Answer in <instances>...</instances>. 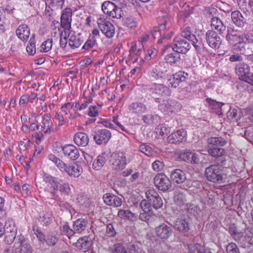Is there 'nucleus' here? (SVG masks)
<instances>
[{
    "instance_id": "1",
    "label": "nucleus",
    "mask_w": 253,
    "mask_h": 253,
    "mask_svg": "<svg viewBox=\"0 0 253 253\" xmlns=\"http://www.w3.org/2000/svg\"><path fill=\"white\" fill-rule=\"evenodd\" d=\"M207 151L211 156L215 159L214 161L219 163L225 162V151L221 147L227 144V140L221 136L211 137L207 139Z\"/></svg>"
},
{
    "instance_id": "2",
    "label": "nucleus",
    "mask_w": 253,
    "mask_h": 253,
    "mask_svg": "<svg viewBox=\"0 0 253 253\" xmlns=\"http://www.w3.org/2000/svg\"><path fill=\"white\" fill-rule=\"evenodd\" d=\"M215 162L216 164L211 165L206 169L205 175L209 181L221 183L224 182L227 178V174L223 167L225 162L223 163Z\"/></svg>"
},
{
    "instance_id": "3",
    "label": "nucleus",
    "mask_w": 253,
    "mask_h": 253,
    "mask_svg": "<svg viewBox=\"0 0 253 253\" xmlns=\"http://www.w3.org/2000/svg\"><path fill=\"white\" fill-rule=\"evenodd\" d=\"M170 178L171 180L177 184H183V188H187L194 187H198L200 183L198 181H193L186 178V173L181 169H175L170 172Z\"/></svg>"
},
{
    "instance_id": "4",
    "label": "nucleus",
    "mask_w": 253,
    "mask_h": 253,
    "mask_svg": "<svg viewBox=\"0 0 253 253\" xmlns=\"http://www.w3.org/2000/svg\"><path fill=\"white\" fill-rule=\"evenodd\" d=\"M232 22L238 27L243 28L245 26L247 30H253V18L244 17L239 10L232 11L231 14Z\"/></svg>"
},
{
    "instance_id": "5",
    "label": "nucleus",
    "mask_w": 253,
    "mask_h": 253,
    "mask_svg": "<svg viewBox=\"0 0 253 253\" xmlns=\"http://www.w3.org/2000/svg\"><path fill=\"white\" fill-rule=\"evenodd\" d=\"M238 31L234 28H228L226 39L230 43L234 44V49H239L240 53L243 54L245 47L242 45V35L238 34Z\"/></svg>"
},
{
    "instance_id": "6",
    "label": "nucleus",
    "mask_w": 253,
    "mask_h": 253,
    "mask_svg": "<svg viewBox=\"0 0 253 253\" xmlns=\"http://www.w3.org/2000/svg\"><path fill=\"white\" fill-rule=\"evenodd\" d=\"M158 21L159 25V30L161 31L160 35L162 34V31H163V34L164 35L163 38L158 41V43L160 44L163 42L164 40L166 39H170L171 38V36L168 37V35L165 36V33L164 32L166 30L170 28L171 25V18L168 13H162L159 16Z\"/></svg>"
},
{
    "instance_id": "7",
    "label": "nucleus",
    "mask_w": 253,
    "mask_h": 253,
    "mask_svg": "<svg viewBox=\"0 0 253 253\" xmlns=\"http://www.w3.org/2000/svg\"><path fill=\"white\" fill-rule=\"evenodd\" d=\"M147 91L153 97L169 96L171 93V90L164 84L154 83L146 88Z\"/></svg>"
},
{
    "instance_id": "8",
    "label": "nucleus",
    "mask_w": 253,
    "mask_h": 253,
    "mask_svg": "<svg viewBox=\"0 0 253 253\" xmlns=\"http://www.w3.org/2000/svg\"><path fill=\"white\" fill-rule=\"evenodd\" d=\"M190 48L189 42L182 37L177 36L174 38L172 43V49L173 51L178 54H185Z\"/></svg>"
},
{
    "instance_id": "9",
    "label": "nucleus",
    "mask_w": 253,
    "mask_h": 253,
    "mask_svg": "<svg viewBox=\"0 0 253 253\" xmlns=\"http://www.w3.org/2000/svg\"><path fill=\"white\" fill-rule=\"evenodd\" d=\"M182 38L191 41L195 49L198 52H200L202 47L203 45L202 40L198 37L197 38L192 33L191 28L189 27H186L181 33Z\"/></svg>"
},
{
    "instance_id": "10",
    "label": "nucleus",
    "mask_w": 253,
    "mask_h": 253,
    "mask_svg": "<svg viewBox=\"0 0 253 253\" xmlns=\"http://www.w3.org/2000/svg\"><path fill=\"white\" fill-rule=\"evenodd\" d=\"M155 186L161 191L165 192L171 187V183L169 178L164 173H157L154 178Z\"/></svg>"
},
{
    "instance_id": "11",
    "label": "nucleus",
    "mask_w": 253,
    "mask_h": 253,
    "mask_svg": "<svg viewBox=\"0 0 253 253\" xmlns=\"http://www.w3.org/2000/svg\"><path fill=\"white\" fill-rule=\"evenodd\" d=\"M168 73V68L164 62L156 64L151 71L150 77L153 80H158L165 78Z\"/></svg>"
},
{
    "instance_id": "12",
    "label": "nucleus",
    "mask_w": 253,
    "mask_h": 253,
    "mask_svg": "<svg viewBox=\"0 0 253 253\" xmlns=\"http://www.w3.org/2000/svg\"><path fill=\"white\" fill-rule=\"evenodd\" d=\"M72 16V10L70 8H66L62 11L60 18V25L61 27L64 29L65 34L70 31Z\"/></svg>"
},
{
    "instance_id": "13",
    "label": "nucleus",
    "mask_w": 253,
    "mask_h": 253,
    "mask_svg": "<svg viewBox=\"0 0 253 253\" xmlns=\"http://www.w3.org/2000/svg\"><path fill=\"white\" fill-rule=\"evenodd\" d=\"M112 165L116 170H122L125 169L126 160L124 153L122 152H114L111 156Z\"/></svg>"
},
{
    "instance_id": "14",
    "label": "nucleus",
    "mask_w": 253,
    "mask_h": 253,
    "mask_svg": "<svg viewBox=\"0 0 253 253\" xmlns=\"http://www.w3.org/2000/svg\"><path fill=\"white\" fill-rule=\"evenodd\" d=\"M111 132L106 129H101L94 131L93 139L99 145L106 144L111 138Z\"/></svg>"
},
{
    "instance_id": "15",
    "label": "nucleus",
    "mask_w": 253,
    "mask_h": 253,
    "mask_svg": "<svg viewBox=\"0 0 253 253\" xmlns=\"http://www.w3.org/2000/svg\"><path fill=\"white\" fill-rule=\"evenodd\" d=\"M156 236L163 241L168 240L173 234L171 228L165 223H162L155 228Z\"/></svg>"
},
{
    "instance_id": "16",
    "label": "nucleus",
    "mask_w": 253,
    "mask_h": 253,
    "mask_svg": "<svg viewBox=\"0 0 253 253\" xmlns=\"http://www.w3.org/2000/svg\"><path fill=\"white\" fill-rule=\"evenodd\" d=\"M146 198L150 202L152 206L155 209H158L163 205V202L159 194L153 189L148 190L146 193Z\"/></svg>"
},
{
    "instance_id": "17",
    "label": "nucleus",
    "mask_w": 253,
    "mask_h": 253,
    "mask_svg": "<svg viewBox=\"0 0 253 253\" xmlns=\"http://www.w3.org/2000/svg\"><path fill=\"white\" fill-rule=\"evenodd\" d=\"M187 131L180 129L171 133L167 138L168 142L171 144H177L185 142L187 140Z\"/></svg>"
},
{
    "instance_id": "18",
    "label": "nucleus",
    "mask_w": 253,
    "mask_h": 253,
    "mask_svg": "<svg viewBox=\"0 0 253 253\" xmlns=\"http://www.w3.org/2000/svg\"><path fill=\"white\" fill-rule=\"evenodd\" d=\"M206 39L209 45L212 48H218L221 43V40L217 32L211 30L206 34Z\"/></svg>"
},
{
    "instance_id": "19",
    "label": "nucleus",
    "mask_w": 253,
    "mask_h": 253,
    "mask_svg": "<svg viewBox=\"0 0 253 253\" xmlns=\"http://www.w3.org/2000/svg\"><path fill=\"white\" fill-rule=\"evenodd\" d=\"M188 76V73L182 71L173 74L168 80L169 86L173 88L177 87L181 83L185 81Z\"/></svg>"
},
{
    "instance_id": "20",
    "label": "nucleus",
    "mask_w": 253,
    "mask_h": 253,
    "mask_svg": "<svg viewBox=\"0 0 253 253\" xmlns=\"http://www.w3.org/2000/svg\"><path fill=\"white\" fill-rule=\"evenodd\" d=\"M75 246L77 250L86 252L89 251L92 245V241L91 237L89 236H85L80 237L77 241L73 244Z\"/></svg>"
},
{
    "instance_id": "21",
    "label": "nucleus",
    "mask_w": 253,
    "mask_h": 253,
    "mask_svg": "<svg viewBox=\"0 0 253 253\" xmlns=\"http://www.w3.org/2000/svg\"><path fill=\"white\" fill-rule=\"evenodd\" d=\"M99 29L108 38H112L115 34V28L110 22L100 19L97 21Z\"/></svg>"
},
{
    "instance_id": "22",
    "label": "nucleus",
    "mask_w": 253,
    "mask_h": 253,
    "mask_svg": "<svg viewBox=\"0 0 253 253\" xmlns=\"http://www.w3.org/2000/svg\"><path fill=\"white\" fill-rule=\"evenodd\" d=\"M191 219L189 217L183 215L180 218H177L175 223L174 227L175 229L180 232L186 233L190 229Z\"/></svg>"
},
{
    "instance_id": "23",
    "label": "nucleus",
    "mask_w": 253,
    "mask_h": 253,
    "mask_svg": "<svg viewBox=\"0 0 253 253\" xmlns=\"http://www.w3.org/2000/svg\"><path fill=\"white\" fill-rule=\"evenodd\" d=\"M62 150L64 156L72 161L76 160L80 156L77 148L73 144H67L62 147Z\"/></svg>"
},
{
    "instance_id": "24",
    "label": "nucleus",
    "mask_w": 253,
    "mask_h": 253,
    "mask_svg": "<svg viewBox=\"0 0 253 253\" xmlns=\"http://www.w3.org/2000/svg\"><path fill=\"white\" fill-rule=\"evenodd\" d=\"M143 51H144L143 50V45H139L138 46L136 43H131V46L129 49V55L131 59H132L134 58L133 62H137L139 58H140V61L144 60L143 58L141 56V53Z\"/></svg>"
},
{
    "instance_id": "25",
    "label": "nucleus",
    "mask_w": 253,
    "mask_h": 253,
    "mask_svg": "<svg viewBox=\"0 0 253 253\" xmlns=\"http://www.w3.org/2000/svg\"><path fill=\"white\" fill-rule=\"evenodd\" d=\"M16 35L18 38L24 42L27 41L30 35V30L27 25L22 24L16 29Z\"/></svg>"
},
{
    "instance_id": "26",
    "label": "nucleus",
    "mask_w": 253,
    "mask_h": 253,
    "mask_svg": "<svg viewBox=\"0 0 253 253\" xmlns=\"http://www.w3.org/2000/svg\"><path fill=\"white\" fill-rule=\"evenodd\" d=\"M103 199L104 203L109 206L118 207L122 204V198L110 193L104 194Z\"/></svg>"
},
{
    "instance_id": "27",
    "label": "nucleus",
    "mask_w": 253,
    "mask_h": 253,
    "mask_svg": "<svg viewBox=\"0 0 253 253\" xmlns=\"http://www.w3.org/2000/svg\"><path fill=\"white\" fill-rule=\"evenodd\" d=\"M41 124L43 127L44 133L50 134L53 131V122L50 114H44L42 117Z\"/></svg>"
},
{
    "instance_id": "28",
    "label": "nucleus",
    "mask_w": 253,
    "mask_h": 253,
    "mask_svg": "<svg viewBox=\"0 0 253 253\" xmlns=\"http://www.w3.org/2000/svg\"><path fill=\"white\" fill-rule=\"evenodd\" d=\"M128 110L132 114L138 116L145 112L147 110V107L145 104L142 102H135L129 105Z\"/></svg>"
},
{
    "instance_id": "29",
    "label": "nucleus",
    "mask_w": 253,
    "mask_h": 253,
    "mask_svg": "<svg viewBox=\"0 0 253 253\" xmlns=\"http://www.w3.org/2000/svg\"><path fill=\"white\" fill-rule=\"evenodd\" d=\"M211 25L212 30L217 31L219 35H222L226 30V26L223 21L218 17L213 16L211 19Z\"/></svg>"
},
{
    "instance_id": "30",
    "label": "nucleus",
    "mask_w": 253,
    "mask_h": 253,
    "mask_svg": "<svg viewBox=\"0 0 253 253\" xmlns=\"http://www.w3.org/2000/svg\"><path fill=\"white\" fill-rule=\"evenodd\" d=\"M42 178L43 181L46 183H48L50 185V187L53 189V191L51 192V194H53V196H54L55 192L58 189L59 182L58 181V178L46 173H43Z\"/></svg>"
},
{
    "instance_id": "31",
    "label": "nucleus",
    "mask_w": 253,
    "mask_h": 253,
    "mask_svg": "<svg viewBox=\"0 0 253 253\" xmlns=\"http://www.w3.org/2000/svg\"><path fill=\"white\" fill-rule=\"evenodd\" d=\"M88 220L84 218H79L75 220L73 224V231L74 233H81L88 227Z\"/></svg>"
},
{
    "instance_id": "32",
    "label": "nucleus",
    "mask_w": 253,
    "mask_h": 253,
    "mask_svg": "<svg viewBox=\"0 0 253 253\" xmlns=\"http://www.w3.org/2000/svg\"><path fill=\"white\" fill-rule=\"evenodd\" d=\"M180 157L184 161L191 164H198L200 161L198 155L189 151L183 152Z\"/></svg>"
},
{
    "instance_id": "33",
    "label": "nucleus",
    "mask_w": 253,
    "mask_h": 253,
    "mask_svg": "<svg viewBox=\"0 0 253 253\" xmlns=\"http://www.w3.org/2000/svg\"><path fill=\"white\" fill-rule=\"evenodd\" d=\"M118 216L122 219L131 221H136L138 219L137 215L128 210L120 209Z\"/></svg>"
},
{
    "instance_id": "34",
    "label": "nucleus",
    "mask_w": 253,
    "mask_h": 253,
    "mask_svg": "<svg viewBox=\"0 0 253 253\" xmlns=\"http://www.w3.org/2000/svg\"><path fill=\"white\" fill-rule=\"evenodd\" d=\"M236 73L239 76V79L241 80L243 77H245L249 74L250 72L249 66L244 63H240L238 64L235 67Z\"/></svg>"
},
{
    "instance_id": "35",
    "label": "nucleus",
    "mask_w": 253,
    "mask_h": 253,
    "mask_svg": "<svg viewBox=\"0 0 253 253\" xmlns=\"http://www.w3.org/2000/svg\"><path fill=\"white\" fill-rule=\"evenodd\" d=\"M74 141L79 146H85L89 142V138L84 132H78L74 135Z\"/></svg>"
},
{
    "instance_id": "36",
    "label": "nucleus",
    "mask_w": 253,
    "mask_h": 253,
    "mask_svg": "<svg viewBox=\"0 0 253 253\" xmlns=\"http://www.w3.org/2000/svg\"><path fill=\"white\" fill-rule=\"evenodd\" d=\"M69 38L68 44L70 47L72 49L79 47L82 44L83 41L81 40L80 35L71 34L70 32L67 33Z\"/></svg>"
},
{
    "instance_id": "37",
    "label": "nucleus",
    "mask_w": 253,
    "mask_h": 253,
    "mask_svg": "<svg viewBox=\"0 0 253 253\" xmlns=\"http://www.w3.org/2000/svg\"><path fill=\"white\" fill-rule=\"evenodd\" d=\"M188 249L191 253H212L210 249L197 243L189 245Z\"/></svg>"
},
{
    "instance_id": "38",
    "label": "nucleus",
    "mask_w": 253,
    "mask_h": 253,
    "mask_svg": "<svg viewBox=\"0 0 253 253\" xmlns=\"http://www.w3.org/2000/svg\"><path fill=\"white\" fill-rule=\"evenodd\" d=\"M173 201L176 205L179 207L184 206L186 205L187 202L186 195L181 191H175L173 196Z\"/></svg>"
},
{
    "instance_id": "39",
    "label": "nucleus",
    "mask_w": 253,
    "mask_h": 253,
    "mask_svg": "<svg viewBox=\"0 0 253 253\" xmlns=\"http://www.w3.org/2000/svg\"><path fill=\"white\" fill-rule=\"evenodd\" d=\"M107 161L106 156L105 154L98 155L94 160L92 164V168L96 170L101 169Z\"/></svg>"
},
{
    "instance_id": "40",
    "label": "nucleus",
    "mask_w": 253,
    "mask_h": 253,
    "mask_svg": "<svg viewBox=\"0 0 253 253\" xmlns=\"http://www.w3.org/2000/svg\"><path fill=\"white\" fill-rule=\"evenodd\" d=\"M174 101L171 99L164 100L163 103L159 105V108L163 112H172L174 110Z\"/></svg>"
},
{
    "instance_id": "41",
    "label": "nucleus",
    "mask_w": 253,
    "mask_h": 253,
    "mask_svg": "<svg viewBox=\"0 0 253 253\" xmlns=\"http://www.w3.org/2000/svg\"><path fill=\"white\" fill-rule=\"evenodd\" d=\"M228 231L232 238L238 242L243 234V232L239 231L235 224H230Z\"/></svg>"
},
{
    "instance_id": "42",
    "label": "nucleus",
    "mask_w": 253,
    "mask_h": 253,
    "mask_svg": "<svg viewBox=\"0 0 253 253\" xmlns=\"http://www.w3.org/2000/svg\"><path fill=\"white\" fill-rule=\"evenodd\" d=\"M245 235L244 234L238 241V243L243 248L250 247L253 245V238H252L248 233L245 232Z\"/></svg>"
},
{
    "instance_id": "43",
    "label": "nucleus",
    "mask_w": 253,
    "mask_h": 253,
    "mask_svg": "<svg viewBox=\"0 0 253 253\" xmlns=\"http://www.w3.org/2000/svg\"><path fill=\"white\" fill-rule=\"evenodd\" d=\"M115 8H116V5L110 1H106L102 4V11L109 16H112V13L114 12Z\"/></svg>"
},
{
    "instance_id": "44",
    "label": "nucleus",
    "mask_w": 253,
    "mask_h": 253,
    "mask_svg": "<svg viewBox=\"0 0 253 253\" xmlns=\"http://www.w3.org/2000/svg\"><path fill=\"white\" fill-rule=\"evenodd\" d=\"M69 169L68 170H67V174L70 176L74 177H79L83 171L82 167L77 164L71 165Z\"/></svg>"
},
{
    "instance_id": "45",
    "label": "nucleus",
    "mask_w": 253,
    "mask_h": 253,
    "mask_svg": "<svg viewBox=\"0 0 253 253\" xmlns=\"http://www.w3.org/2000/svg\"><path fill=\"white\" fill-rule=\"evenodd\" d=\"M39 220L43 225L48 226L52 222V215L49 212H42L40 215Z\"/></svg>"
},
{
    "instance_id": "46",
    "label": "nucleus",
    "mask_w": 253,
    "mask_h": 253,
    "mask_svg": "<svg viewBox=\"0 0 253 253\" xmlns=\"http://www.w3.org/2000/svg\"><path fill=\"white\" fill-rule=\"evenodd\" d=\"M167 63L170 65H176L179 63L180 60V56L177 53H171L167 54L165 58Z\"/></svg>"
},
{
    "instance_id": "47",
    "label": "nucleus",
    "mask_w": 253,
    "mask_h": 253,
    "mask_svg": "<svg viewBox=\"0 0 253 253\" xmlns=\"http://www.w3.org/2000/svg\"><path fill=\"white\" fill-rule=\"evenodd\" d=\"M160 117L156 114H147L142 117V120L144 123L148 125H152L159 122Z\"/></svg>"
},
{
    "instance_id": "48",
    "label": "nucleus",
    "mask_w": 253,
    "mask_h": 253,
    "mask_svg": "<svg viewBox=\"0 0 253 253\" xmlns=\"http://www.w3.org/2000/svg\"><path fill=\"white\" fill-rule=\"evenodd\" d=\"M170 127L165 124H160L155 128L156 133L161 136H163L165 134L167 135L170 132Z\"/></svg>"
},
{
    "instance_id": "49",
    "label": "nucleus",
    "mask_w": 253,
    "mask_h": 253,
    "mask_svg": "<svg viewBox=\"0 0 253 253\" xmlns=\"http://www.w3.org/2000/svg\"><path fill=\"white\" fill-rule=\"evenodd\" d=\"M238 4L240 9L249 11L253 7V0H238Z\"/></svg>"
},
{
    "instance_id": "50",
    "label": "nucleus",
    "mask_w": 253,
    "mask_h": 253,
    "mask_svg": "<svg viewBox=\"0 0 253 253\" xmlns=\"http://www.w3.org/2000/svg\"><path fill=\"white\" fill-rule=\"evenodd\" d=\"M98 46L95 38L94 36H90L84 45L82 47V49L89 50Z\"/></svg>"
},
{
    "instance_id": "51",
    "label": "nucleus",
    "mask_w": 253,
    "mask_h": 253,
    "mask_svg": "<svg viewBox=\"0 0 253 253\" xmlns=\"http://www.w3.org/2000/svg\"><path fill=\"white\" fill-rule=\"evenodd\" d=\"M54 119L57 121V124H56V130H58L60 126L64 125L67 122L66 117L61 112L57 111L55 113Z\"/></svg>"
},
{
    "instance_id": "52",
    "label": "nucleus",
    "mask_w": 253,
    "mask_h": 253,
    "mask_svg": "<svg viewBox=\"0 0 253 253\" xmlns=\"http://www.w3.org/2000/svg\"><path fill=\"white\" fill-rule=\"evenodd\" d=\"M26 50L30 55H33L36 53V40L34 34L32 35L28 42L26 47Z\"/></svg>"
},
{
    "instance_id": "53",
    "label": "nucleus",
    "mask_w": 253,
    "mask_h": 253,
    "mask_svg": "<svg viewBox=\"0 0 253 253\" xmlns=\"http://www.w3.org/2000/svg\"><path fill=\"white\" fill-rule=\"evenodd\" d=\"M28 245H29V244L28 243L25 237L23 235L19 234L17 236H16L14 247H15L16 249L19 248H22L23 247Z\"/></svg>"
},
{
    "instance_id": "54",
    "label": "nucleus",
    "mask_w": 253,
    "mask_h": 253,
    "mask_svg": "<svg viewBox=\"0 0 253 253\" xmlns=\"http://www.w3.org/2000/svg\"><path fill=\"white\" fill-rule=\"evenodd\" d=\"M253 30H247L245 28V33L242 35L243 42H242V45L244 44H253V33H252Z\"/></svg>"
},
{
    "instance_id": "55",
    "label": "nucleus",
    "mask_w": 253,
    "mask_h": 253,
    "mask_svg": "<svg viewBox=\"0 0 253 253\" xmlns=\"http://www.w3.org/2000/svg\"><path fill=\"white\" fill-rule=\"evenodd\" d=\"M58 240L57 234L53 232H49L46 235L45 241L48 246H54Z\"/></svg>"
},
{
    "instance_id": "56",
    "label": "nucleus",
    "mask_w": 253,
    "mask_h": 253,
    "mask_svg": "<svg viewBox=\"0 0 253 253\" xmlns=\"http://www.w3.org/2000/svg\"><path fill=\"white\" fill-rule=\"evenodd\" d=\"M60 232L62 235L67 236L69 239L75 234L68 223H65L60 227Z\"/></svg>"
},
{
    "instance_id": "57",
    "label": "nucleus",
    "mask_w": 253,
    "mask_h": 253,
    "mask_svg": "<svg viewBox=\"0 0 253 253\" xmlns=\"http://www.w3.org/2000/svg\"><path fill=\"white\" fill-rule=\"evenodd\" d=\"M206 101L208 103V106L211 109L221 110L222 106L224 104L223 103L217 102L215 100L210 98L206 99Z\"/></svg>"
},
{
    "instance_id": "58",
    "label": "nucleus",
    "mask_w": 253,
    "mask_h": 253,
    "mask_svg": "<svg viewBox=\"0 0 253 253\" xmlns=\"http://www.w3.org/2000/svg\"><path fill=\"white\" fill-rule=\"evenodd\" d=\"M140 206L143 211L150 213L151 214L153 213V207L147 199L142 200L140 203Z\"/></svg>"
},
{
    "instance_id": "59",
    "label": "nucleus",
    "mask_w": 253,
    "mask_h": 253,
    "mask_svg": "<svg viewBox=\"0 0 253 253\" xmlns=\"http://www.w3.org/2000/svg\"><path fill=\"white\" fill-rule=\"evenodd\" d=\"M53 41L52 39H48L42 43L41 45L40 51L47 52L49 51L52 46Z\"/></svg>"
},
{
    "instance_id": "60",
    "label": "nucleus",
    "mask_w": 253,
    "mask_h": 253,
    "mask_svg": "<svg viewBox=\"0 0 253 253\" xmlns=\"http://www.w3.org/2000/svg\"><path fill=\"white\" fill-rule=\"evenodd\" d=\"M58 190L61 194L65 195H69L71 193V189L69 184L67 182L59 183Z\"/></svg>"
},
{
    "instance_id": "61",
    "label": "nucleus",
    "mask_w": 253,
    "mask_h": 253,
    "mask_svg": "<svg viewBox=\"0 0 253 253\" xmlns=\"http://www.w3.org/2000/svg\"><path fill=\"white\" fill-rule=\"evenodd\" d=\"M112 253H128L126 247L120 243H117L113 245L112 249Z\"/></svg>"
},
{
    "instance_id": "62",
    "label": "nucleus",
    "mask_w": 253,
    "mask_h": 253,
    "mask_svg": "<svg viewBox=\"0 0 253 253\" xmlns=\"http://www.w3.org/2000/svg\"><path fill=\"white\" fill-rule=\"evenodd\" d=\"M101 105L90 106L87 112V115L91 117H95L98 115V110L101 108Z\"/></svg>"
},
{
    "instance_id": "63",
    "label": "nucleus",
    "mask_w": 253,
    "mask_h": 253,
    "mask_svg": "<svg viewBox=\"0 0 253 253\" xmlns=\"http://www.w3.org/2000/svg\"><path fill=\"white\" fill-rule=\"evenodd\" d=\"M137 22L134 18L128 17L126 18L124 21V25L130 29H133L137 26Z\"/></svg>"
},
{
    "instance_id": "64",
    "label": "nucleus",
    "mask_w": 253,
    "mask_h": 253,
    "mask_svg": "<svg viewBox=\"0 0 253 253\" xmlns=\"http://www.w3.org/2000/svg\"><path fill=\"white\" fill-rule=\"evenodd\" d=\"M117 234L114 226L112 223L107 225L105 235L108 237H114Z\"/></svg>"
}]
</instances>
